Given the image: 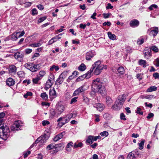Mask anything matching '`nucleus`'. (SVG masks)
Here are the masks:
<instances>
[{
	"label": "nucleus",
	"mask_w": 159,
	"mask_h": 159,
	"mask_svg": "<svg viewBox=\"0 0 159 159\" xmlns=\"http://www.w3.org/2000/svg\"><path fill=\"white\" fill-rule=\"evenodd\" d=\"M42 124L43 126H45L49 124V122L47 120H44L42 121Z\"/></svg>",
	"instance_id": "obj_61"
},
{
	"label": "nucleus",
	"mask_w": 159,
	"mask_h": 159,
	"mask_svg": "<svg viewBox=\"0 0 159 159\" xmlns=\"http://www.w3.org/2000/svg\"><path fill=\"white\" fill-rule=\"evenodd\" d=\"M40 97L44 101H47L48 99V95L45 92L41 93L40 95Z\"/></svg>",
	"instance_id": "obj_28"
},
{
	"label": "nucleus",
	"mask_w": 159,
	"mask_h": 159,
	"mask_svg": "<svg viewBox=\"0 0 159 159\" xmlns=\"http://www.w3.org/2000/svg\"><path fill=\"white\" fill-rule=\"evenodd\" d=\"M100 134L102 136L107 137L108 135V132L106 131H105L101 132L100 133Z\"/></svg>",
	"instance_id": "obj_46"
},
{
	"label": "nucleus",
	"mask_w": 159,
	"mask_h": 159,
	"mask_svg": "<svg viewBox=\"0 0 159 159\" xmlns=\"http://www.w3.org/2000/svg\"><path fill=\"white\" fill-rule=\"evenodd\" d=\"M120 118L121 119L123 120H126V119L125 118V116L124 114L123 113H121L120 115Z\"/></svg>",
	"instance_id": "obj_62"
},
{
	"label": "nucleus",
	"mask_w": 159,
	"mask_h": 159,
	"mask_svg": "<svg viewBox=\"0 0 159 159\" xmlns=\"http://www.w3.org/2000/svg\"><path fill=\"white\" fill-rule=\"evenodd\" d=\"M86 89L84 88V86H82L76 89L74 92L73 95L74 96H77L79 94L84 93Z\"/></svg>",
	"instance_id": "obj_10"
},
{
	"label": "nucleus",
	"mask_w": 159,
	"mask_h": 159,
	"mask_svg": "<svg viewBox=\"0 0 159 159\" xmlns=\"http://www.w3.org/2000/svg\"><path fill=\"white\" fill-rule=\"evenodd\" d=\"M135 157L134 154L132 152H129L128 155L126 159H133Z\"/></svg>",
	"instance_id": "obj_34"
},
{
	"label": "nucleus",
	"mask_w": 159,
	"mask_h": 159,
	"mask_svg": "<svg viewBox=\"0 0 159 159\" xmlns=\"http://www.w3.org/2000/svg\"><path fill=\"white\" fill-rule=\"evenodd\" d=\"M125 50L127 53H131L132 52L131 48L129 46H127L125 48Z\"/></svg>",
	"instance_id": "obj_50"
},
{
	"label": "nucleus",
	"mask_w": 159,
	"mask_h": 159,
	"mask_svg": "<svg viewBox=\"0 0 159 159\" xmlns=\"http://www.w3.org/2000/svg\"><path fill=\"white\" fill-rule=\"evenodd\" d=\"M18 76L20 78H23L25 76V73L23 71H19L17 73Z\"/></svg>",
	"instance_id": "obj_40"
},
{
	"label": "nucleus",
	"mask_w": 159,
	"mask_h": 159,
	"mask_svg": "<svg viewBox=\"0 0 159 159\" xmlns=\"http://www.w3.org/2000/svg\"><path fill=\"white\" fill-rule=\"evenodd\" d=\"M158 7L157 5L156 4H152L148 7V9L150 10H153L154 8H157Z\"/></svg>",
	"instance_id": "obj_49"
},
{
	"label": "nucleus",
	"mask_w": 159,
	"mask_h": 159,
	"mask_svg": "<svg viewBox=\"0 0 159 159\" xmlns=\"http://www.w3.org/2000/svg\"><path fill=\"white\" fill-rule=\"evenodd\" d=\"M117 71L120 75H122L125 72V70L124 68L122 66L119 67L117 69Z\"/></svg>",
	"instance_id": "obj_30"
},
{
	"label": "nucleus",
	"mask_w": 159,
	"mask_h": 159,
	"mask_svg": "<svg viewBox=\"0 0 159 159\" xmlns=\"http://www.w3.org/2000/svg\"><path fill=\"white\" fill-rule=\"evenodd\" d=\"M143 53L144 57L147 59L149 58L152 56L151 49L148 47L145 48L144 50Z\"/></svg>",
	"instance_id": "obj_8"
},
{
	"label": "nucleus",
	"mask_w": 159,
	"mask_h": 159,
	"mask_svg": "<svg viewBox=\"0 0 159 159\" xmlns=\"http://www.w3.org/2000/svg\"><path fill=\"white\" fill-rule=\"evenodd\" d=\"M153 63L157 67H159V58H157L155 59L153 62Z\"/></svg>",
	"instance_id": "obj_44"
},
{
	"label": "nucleus",
	"mask_w": 159,
	"mask_h": 159,
	"mask_svg": "<svg viewBox=\"0 0 159 159\" xmlns=\"http://www.w3.org/2000/svg\"><path fill=\"white\" fill-rule=\"evenodd\" d=\"M32 49L30 48L26 49L25 50V52L27 54L30 53L32 52Z\"/></svg>",
	"instance_id": "obj_59"
},
{
	"label": "nucleus",
	"mask_w": 159,
	"mask_h": 159,
	"mask_svg": "<svg viewBox=\"0 0 159 159\" xmlns=\"http://www.w3.org/2000/svg\"><path fill=\"white\" fill-rule=\"evenodd\" d=\"M16 67L14 65L10 66L9 68V73L11 75L15 74L16 72Z\"/></svg>",
	"instance_id": "obj_18"
},
{
	"label": "nucleus",
	"mask_w": 159,
	"mask_h": 159,
	"mask_svg": "<svg viewBox=\"0 0 159 159\" xmlns=\"http://www.w3.org/2000/svg\"><path fill=\"white\" fill-rule=\"evenodd\" d=\"M139 24V22L136 19L131 20L129 23V25L132 28H135L138 27Z\"/></svg>",
	"instance_id": "obj_15"
},
{
	"label": "nucleus",
	"mask_w": 159,
	"mask_h": 159,
	"mask_svg": "<svg viewBox=\"0 0 159 159\" xmlns=\"http://www.w3.org/2000/svg\"><path fill=\"white\" fill-rule=\"evenodd\" d=\"M41 80V79L39 77H38L37 76L35 78H33V79L32 81L34 83L37 84L38 83V82Z\"/></svg>",
	"instance_id": "obj_42"
},
{
	"label": "nucleus",
	"mask_w": 159,
	"mask_h": 159,
	"mask_svg": "<svg viewBox=\"0 0 159 159\" xmlns=\"http://www.w3.org/2000/svg\"><path fill=\"white\" fill-rule=\"evenodd\" d=\"M49 96L50 98H54L57 97L56 93L54 88L50 89Z\"/></svg>",
	"instance_id": "obj_21"
},
{
	"label": "nucleus",
	"mask_w": 159,
	"mask_h": 159,
	"mask_svg": "<svg viewBox=\"0 0 159 159\" xmlns=\"http://www.w3.org/2000/svg\"><path fill=\"white\" fill-rule=\"evenodd\" d=\"M43 42L41 40L39 41L37 43H34L31 44H30L29 46L33 47L36 48L40 46L42 44Z\"/></svg>",
	"instance_id": "obj_23"
},
{
	"label": "nucleus",
	"mask_w": 159,
	"mask_h": 159,
	"mask_svg": "<svg viewBox=\"0 0 159 159\" xmlns=\"http://www.w3.org/2000/svg\"><path fill=\"white\" fill-rule=\"evenodd\" d=\"M6 84L7 85L9 86H12L14 84L15 81L12 78H9L7 79Z\"/></svg>",
	"instance_id": "obj_22"
},
{
	"label": "nucleus",
	"mask_w": 159,
	"mask_h": 159,
	"mask_svg": "<svg viewBox=\"0 0 159 159\" xmlns=\"http://www.w3.org/2000/svg\"><path fill=\"white\" fill-rule=\"evenodd\" d=\"M11 130L12 131H16L18 130V129L13 124L11 127Z\"/></svg>",
	"instance_id": "obj_63"
},
{
	"label": "nucleus",
	"mask_w": 159,
	"mask_h": 159,
	"mask_svg": "<svg viewBox=\"0 0 159 159\" xmlns=\"http://www.w3.org/2000/svg\"><path fill=\"white\" fill-rule=\"evenodd\" d=\"M104 65L101 63V61L99 60L95 62L92 65V68L94 70V73L95 75H99L103 70Z\"/></svg>",
	"instance_id": "obj_3"
},
{
	"label": "nucleus",
	"mask_w": 159,
	"mask_h": 159,
	"mask_svg": "<svg viewBox=\"0 0 159 159\" xmlns=\"http://www.w3.org/2000/svg\"><path fill=\"white\" fill-rule=\"evenodd\" d=\"M65 134V132H61V133L60 134H58L57 136V137H58V138H59V139H60L62 138L63 136Z\"/></svg>",
	"instance_id": "obj_56"
},
{
	"label": "nucleus",
	"mask_w": 159,
	"mask_h": 159,
	"mask_svg": "<svg viewBox=\"0 0 159 159\" xmlns=\"http://www.w3.org/2000/svg\"><path fill=\"white\" fill-rule=\"evenodd\" d=\"M31 14L33 16L36 15L38 14V11H37V9L35 8H34L32 9L31 11Z\"/></svg>",
	"instance_id": "obj_47"
},
{
	"label": "nucleus",
	"mask_w": 159,
	"mask_h": 159,
	"mask_svg": "<svg viewBox=\"0 0 159 159\" xmlns=\"http://www.w3.org/2000/svg\"><path fill=\"white\" fill-rule=\"evenodd\" d=\"M56 148V147L55 145L53 143H51L47 147V149L48 150H49Z\"/></svg>",
	"instance_id": "obj_36"
},
{
	"label": "nucleus",
	"mask_w": 159,
	"mask_h": 159,
	"mask_svg": "<svg viewBox=\"0 0 159 159\" xmlns=\"http://www.w3.org/2000/svg\"><path fill=\"white\" fill-rule=\"evenodd\" d=\"M65 116L61 117L58 118L57 120V122H58V125L60 122H63L65 121Z\"/></svg>",
	"instance_id": "obj_45"
},
{
	"label": "nucleus",
	"mask_w": 159,
	"mask_h": 159,
	"mask_svg": "<svg viewBox=\"0 0 159 159\" xmlns=\"http://www.w3.org/2000/svg\"><path fill=\"white\" fill-rule=\"evenodd\" d=\"M78 98V97H75L72 98L71 100V101L70 102V104H72L76 102L77 101V99Z\"/></svg>",
	"instance_id": "obj_53"
},
{
	"label": "nucleus",
	"mask_w": 159,
	"mask_h": 159,
	"mask_svg": "<svg viewBox=\"0 0 159 159\" xmlns=\"http://www.w3.org/2000/svg\"><path fill=\"white\" fill-rule=\"evenodd\" d=\"M56 110L57 111V114L59 116L65 110V106L64 105L58 103L57 105Z\"/></svg>",
	"instance_id": "obj_7"
},
{
	"label": "nucleus",
	"mask_w": 159,
	"mask_h": 159,
	"mask_svg": "<svg viewBox=\"0 0 159 159\" xmlns=\"http://www.w3.org/2000/svg\"><path fill=\"white\" fill-rule=\"evenodd\" d=\"M50 114L49 117L51 118H53L54 117H58L59 115L57 114L56 110H55L53 109H52L50 110Z\"/></svg>",
	"instance_id": "obj_19"
},
{
	"label": "nucleus",
	"mask_w": 159,
	"mask_h": 159,
	"mask_svg": "<svg viewBox=\"0 0 159 159\" xmlns=\"http://www.w3.org/2000/svg\"><path fill=\"white\" fill-rule=\"evenodd\" d=\"M47 17L46 16L42 17L39 19L38 22L39 23H41L46 19Z\"/></svg>",
	"instance_id": "obj_57"
},
{
	"label": "nucleus",
	"mask_w": 159,
	"mask_h": 159,
	"mask_svg": "<svg viewBox=\"0 0 159 159\" xmlns=\"http://www.w3.org/2000/svg\"><path fill=\"white\" fill-rule=\"evenodd\" d=\"M20 120H18L17 121H15L13 125L17 128L18 129L19 127L21 126L22 125L20 124Z\"/></svg>",
	"instance_id": "obj_39"
},
{
	"label": "nucleus",
	"mask_w": 159,
	"mask_h": 159,
	"mask_svg": "<svg viewBox=\"0 0 159 159\" xmlns=\"http://www.w3.org/2000/svg\"><path fill=\"white\" fill-rule=\"evenodd\" d=\"M32 2H26L24 4V7H28L31 6Z\"/></svg>",
	"instance_id": "obj_58"
},
{
	"label": "nucleus",
	"mask_w": 159,
	"mask_h": 159,
	"mask_svg": "<svg viewBox=\"0 0 159 159\" xmlns=\"http://www.w3.org/2000/svg\"><path fill=\"white\" fill-rule=\"evenodd\" d=\"M14 57L18 61L21 62L23 60V54L21 52H17L14 54Z\"/></svg>",
	"instance_id": "obj_12"
},
{
	"label": "nucleus",
	"mask_w": 159,
	"mask_h": 159,
	"mask_svg": "<svg viewBox=\"0 0 159 159\" xmlns=\"http://www.w3.org/2000/svg\"><path fill=\"white\" fill-rule=\"evenodd\" d=\"M103 83L99 78H97L93 81L92 89L98 93L103 94L106 92L104 87L102 86Z\"/></svg>",
	"instance_id": "obj_1"
},
{
	"label": "nucleus",
	"mask_w": 159,
	"mask_h": 159,
	"mask_svg": "<svg viewBox=\"0 0 159 159\" xmlns=\"http://www.w3.org/2000/svg\"><path fill=\"white\" fill-rule=\"evenodd\" d=\"M49 138V136L45 134L38 138L31 147H33L34 145L35 144L37 143H38L39 146L43 145L47 142Z\"/></svg>",
	"instance_id": "obj_4"
},
{
	"label": "nucleus",
	"mask_w": 159,
	"mask_h": 159,
	"mask_svg": "<svg viewBox=\"0 0 159 159\" xmlns=\"http://www.w3.org/2000/svg\"><path fill=\"white\" fill-rule=\"evenodd\" d=\"M150 49L155 52H157L159 51L158 48L155 46H153L151 47Z\"/></svg>",
	"instance_id": "obj_43"
},
{
	"label": "nucleus",
	"mask_w": 159,
	"mask_h": 159,
	"mask_svg": "<svg viewBox=\"0 0 159 159\" xmlns=\"http://www.w3.org/2000/svg\"><path fill=\"white\" fill-rule=\"evenodd\" d=\"M59 69V68L58 66H55L53 65L52 66H51L50 70L51 71H53L54 70L55 71H58Z\"/></svg>",
	"instance_id": "obj_31"
},
{
	"label": "nucleus",
	"mask_w": 159,
	"mask_h": 159,
	"mask_svg": "<svg viewBox=\"0 0 159 159\" xmlns=\"http://www.w3.org/2000/svg\"><path fill=\"white\" fill-rule=\"evenodd\" d=\"M93 68H91L90 70L85 74V75H86V79H88L90 78L92 75L93 73Z\"/></svg>",
	"instance_id": "obj_25"
},
{
	"label": "nucleus",
	"mask_w": 159,
	"mask_h": 159,
	"mask_svg": "<svg viewBox=\"0 0 159 159\" xmlns=\"http://www.w3.org/2000/svg\"><path fill=\"white\" fill-rule=\"evenodd\" d=\"M76 116V115L75 113H70L65 115V121L63 122H60L58 124V126L60 127H61L63 125L66 123L69 122L71 118H75Z\"/></svg>",
	"instance_id": "obj_6"
},
{
	"label": "nucleus",
	"mask_w": 159,
	"mask_h": 159,
	"mask_svg": "<svg viewBox=\"0 0 159 159\" xmlns=\"http://www.w3.org/2000/svg\"><path fill=\"white\" fill-rule=\"evenodd\" d=\"M126 98V95H120L118 97L116 101L117 102H118L123 105Z\"/></svg>",
	"instance_id": "obj_14"
},
{
	"label": "nucleus",
	"mask_w": 159,
	"mask_h": 159,
	"mask_svg": "<svg viewBox=\"0 0 159 159\" xmlns=\"http://www.w3.org/2000/svg\"><path fill=\"white\" fill-rule=\"evenodd\" d=\"M157 90V88L155 86H151L148 88L146 91L147 92H151L156 91Z\"/></svg>",
	"instance_id": "obj_26"
},
{
	"label": "nucleus",
	"mask_w": 159,
	"mask_h": 159,
	"mask_svg": "<svg viewBox=\"0 0 159 159\" xmlns=\"http://www.w3.org/2000/svg\"><path fill=\"white\" fill-rule=\"evenodd\" d=\"M145 142V140H142L140 143H138V145L139 146V149L140 150L142 149L143 148V146Z\"/></svg>",
	"instance_id": "obj_38"
},
{
	"label": "nucleus",
	"mask_w": 159,
	"mask_h": 159,
	"mask_svg": "<svg viewBox=\"0 0 159 159\" xmlns=\"http://www.w3.org/2000/svg\"><path fill=\"white\" fill-rule=\"evenodd\" d=\"M108 37L111 39L114 40L116 39V36L114 34H112L110 32H109L107 33Z\"/></svg>",
	"instance_id": "obj_29"
},
{
	"label": "nucleus",
	"mask_w": 159,
	"mask_h": 159,
	"mask_svg": "<svg viewBox=\"0 0 159 159\" xmlns=\"http://www.w3.org/2000/svg\"><path fill=\"white\" fill-rule=\"evenodd\" d=\"M139 64L140 65L143 66V67H146L147 66V62L146 61L142 59L140 60L139 61Z\"/></svg>",
	"instance_id": "obj_27"
},
{
	"label": "nucleus",
	"mask_w": 159,
	"mask_h": 159,
	"mask_svg": "<svg viewBox=\"0 0 159 159\" xmlns=\"http://www.w3.org/2000/svg\"><path fill=\"white\" fill-rule=\"evenodd\" d=\"M53 82L52 81V80L50 79H48L47 81L46 85L47 86V88H50L53 84Z\"/></svg>",
	"instance_id": "obj_32"
},
{
	"label": "nucleus",
	"mask_w": 159,
	"mask_h": 159,
	"mask_svg": "<svg viewBox=\"0 0 159 159\" xmlns=\"http://www.w3.org/2000/svg\"><path fill=\"white\" fill-rule=\"evenodd\" d=\"M5 116V114L4 112H2L0 113V123L2 121V119Z\"/></svg>",
	"instance_id": "obj_54"
},
{
	"label": "nucleus",
	"mask_w": 159,
	"mask_h": 159,
	"mask_svg": "<svg viewBox=\"0 0 159 159\" xmlns=\"http://www.w3.org/2000/svg\"><path fill=\"white\" fill-rule=\"evenodd\" d=\"M86 78V75H85V74H84L83 75H82L80 76L78 78H77V80L79 81H80L83 80L84 78Z\"/></svg>",
	"instance_id": "obj_51"
},
{
	"label": "nucleus",
	"mask_w": 159,
	"mask_h": 159,
	"mask_svg": "<svg viewBox=\"0 0 159 159\" xmlns=\"http://www.w3.org/2000/svg\"><path fill=\"white\" fill-rule=\"evenodd\" d=\"M158 28L157 27H155L151 29V30H148V32L149 33V34L151 36L155 37L158 33Z\"/></svg>",
	"instance_id": "obj_11"
},
{
	"label": "nucleus",
	"mask_w": 159,
	"mask_h": 159,
	"mask_svg": "<svg viewBox=\"0 0 159 159\" xmlns=\"http://www.w3.org/2000/svg\"><path fill=\"white\" fill-rule=\"evenodd\" d=\"M40 64L35 65L31 63H27L25 65V67L32 72L37 71L40 69Z\"/></svg>",
	"instance_id": "obj_5"
},
{
	"label": "nucleus",
	"mask_w": 159,
	"mask_h": 159,
	"mask_svg": "<svg viewBox=\"0 0 159 159\" xmlns=\"http://www.w3.org/2000/svg\"><path fill=\"white\" fill-rule=\"evenodd\" d=\"M67 75V73L66 72L62 73L59 76V78L57 80L56 82L59 84H61L64 79L66 78Z\"/></svg>",
	"instance_id": "obj_9"
},
{
	"label": "nucleus",
	"mask_w": 159,
	"mask_h": 159,
	"mask_svg": "<svg viewBox=\"0 0 159 159\" xmlns=\"http://www.w3.org/2000/svg\"><path fill=\"white\" fill-rule=\"evenodd\" d=\"M96 54L95 51H91L87 52L86 54V59L87 60H90Z\"/></svg>",
	"instance_id": "obj_13"
},
{
	"label": "nucleus",
	"mask_w": 159,
	"mask_h": 159,
	"mask_svg": "<svg viewBox=\"0 0 159 159\" xmlns=\"http://www.w3.org/2000/svg\"><path fill=\"white\" fill-rule=\"evenodd\" d=\"M19 33L14 32L9 36V38L13 41L16 40L18 38H19L18 37Z\"/></svg>",
	"instance_id": "obj_20"
},
{
	"label": "nucleus",
	"mask_w": 159,
	"mask_h": 159,
	"mask_svg": "<svg viewBox=\"0 0 159 159\" xmlns=\"http://www.w3.org/2000/svg\"><path fill=\"white\" fill-rule=\"evenodd\" d=\"M144 42V39L143 38H140L138 39L137 43L138 44L140 45Z\"/></svg>",
	"instance_id": "obj_48"
},
{
	"label": "nucleus",
	"mask_w": 159,
	"mask_h": 159,
	"mask_svg": "<svg viewBox=\"0 0 159 159\" xmlns=\"http://www.w3.org/2000/svg\"><path fill=\"white\" fill-rule=\"evenodd\" d=\"M79 70L81 71H84L86 69V66L84 63H82L78 67Z\"/></svg>",
	"instance_id": "obj_37"
},
{
	"label": "nucleus",
	"mask_w": 159,
	"mask_h": 159,
	"mask_svg": "<svg viewBox=\"0 0 159 159\" xmlns=\"http://www.w3.org/2000/svg\"><path fill=\"white\" fill-rule=\"evenodd\" d=\"M10 130L8 127L0 124V137L6 140L9 136Z\"/></svg>",
	"instance_id": "obj_2"
},
{
	"label": "nucleus",
	"mask_w": 159,
	"mask_h": 159,
	"mask_svg": "<svg viewBox=\"0 0 159 159\" xmlns=\"http://www.w3.org/2000/svg\"><path fill=\"white\" fill-rule=\"evenodd\" d=\"M45 74L46 72L44 70H41L39 72V74L37 76L38 77H39L40 79H41Z\"/></svg>",
	"instance_id": "obj_33"
},
{
	"label": "nucleus",
	"mask_w": 159,
	"mask_h": 159,
	"mask_svg": "<svg viewBox=\"0 0 159 159\" xmlns=\"http://www.w3.org/2000/svg\"><path fill=\"white\" fill-rule=\"evenodd\" d=\"M83 146V144L82 143L80 142L79 143H75L74 147V148H76L78 147L81 148Z\"/></svg>",
	"instance_id": "obj_41"
},
{
	"label": "nucleus",
	"mask_w": 159,
	"mask_h": 159,
	"mask_svg": "<svg viewBox=\"0 0 159 159\" xmlns=\"http://www.w3.org/2000/svg\"><path fill=\"white\" fill-rule=\"evenodd\" d=\"M153 76L156 79L159 78V74L158 73H154Z\"/></svg>",
	"instance_id": "obj_64"
},
{
	"label": "nucleus",
	"mask_w": 159,
	"mask_h": 159,
	"mask_svg": "<svg viewBox=\"0 0 159 159\" xmlns=\"http://www.w3.org/2000/svg\"><path fill=\"white\" fill-rule=\"evenodd\" d=\"M106 102L107 105H110L111 103L113 102V101L111 98L109 97H106Z\"/></svg>",
	"instance_id": "obj_35"
},
{
	"label": "nucleus",
	"mask_w": 159,
	"mask_h": 159,
	"mask_svg": "<svg viewBox=\"0 0 159 159\" xmlns=\"http://www.w3.org/2000/svg\"><path fill=\"white\" fill-rule=\"evenodd\" d=\"M123 105L120 103L117 102L116 101L115 104L112 106V108L115 110H119L122 107Z\"/></svg>",
	"instance_id": "obj_17"
},
{
	"label": "nucleus",
	"mask_w": 159,
	"mask_h": 159,
	"mask_svg": "<svg viewBox=\"0 0 159 159\" xmlns=\"http://www.w3.org/2000/svg\"><path fill=\"white\" fill-rule=\"evenodd\" d=\"M103 17L104 18L106 19L109 18L110 16L111 15V13H104L103 14Z\"/></svg>",
	"instance_id": "obj_55"
},
{
	"label": "nucleus",
	"mask_w": 159,
	"mask_h": 159,
	"mask_svg": "<svg viewBox=\"0 0 159 159\" xmlns=\"http://www.w3.org/2000/svg\"><path fill=\"white\" fill-rule=\"evenodd\" d=\"M94 136L92 135H89L88 136L86 142L89 144H92L94 141Z\"/></svg>",
	"instance_id": "obj_24"
},
{
	"label": "nucleus",
	"mask_w": 159,
	"mask_h": 159,
	"mask_svg": "<svg viewBox=\"0 0 159 159\" xmlns=\"http://www.w3.org/2000/svg\"><path fill=\"white\" fill-rule=\"evenodd\" d=\"M141 109L140 107H138L136 112L137 113L139 114L140 115H142L143 114V112L141 111Z\"/></svg>",
	"instance_id": "obj_52"
},
{
	"label": "nucleus",
	"mask_w": 159,
	"mask_h": 159,
	"mask_svg": "<svg viewBox=\"0 0 159 159\" xmlns=\"http://www.w3.org/2000/svg\"><path fill=\"white\" fill-rule=\"evenodd\" d=\"M111 25V23L109 21H107V22H105L103 23V25L104 26L107 25L110 26Z\"/></svg>",
	"instance_id": "obj_60"
},
{
	"label": "nucleus",
	"mask_w": 159,
	"mask_h": 159,
	"mask_svg": "<svg viewBox=\"0 0 159 159\" xmlns=\"http://www.w3.org/2000/svg\"><path fill=\"white\" fill-rule=\"evenodd\" d=\"M93 107L96 108L98 111H102L104 108V105L101 103H98L94 104L93 105Z\"/></svg>",
	"instance_id": "obj_16"
}]
</instances>
